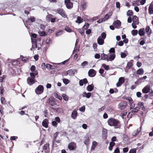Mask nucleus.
Instances as JSON below:
<instances>
[{"label": "nucleus", "mask_w": 153, "mask_h": 153, "mask_svg": "<svg viewBox=\"0 0 153 153\" xmlns=\"http://www.w3.org/2000/svg\"><path fill=\"white\" fill-rule=\"evenodd\" d=\"M6 77V75H3L2 76H1L0 77V82H2Z\"/></svg>", "instance_id": "obj_54"}, {"label": "nucleus", "mask_w": 153, "mask_h": 153, "mask_svg": "<svg viewBox=\"0 0 153 153\" xmlns=\"http://www.w3.org/2000/svg\"><path fill=\"white\" fill-rule=\"evenodd\" d=\"M132 21L136 23L137 25L139 24L138 18L136 16H133L132 17Z\"/></svg>", "instance_id": "obj_24"}, {"label": "nucleus", "mask_w": 153, "mask_h": 153, "mask_svg": "<svg viewBox=\"0 0 153 153\" xmlns=\"http://www.w3.org/2000/svg\"><path fill=\"white\" fill-rule=\"evenodd\" d=\"M85 107L84 106H82L81 108H80L79 109V110L81 111L82 112H83L85 111Z\"/></svg>", "instance_id": "obj_63"}, {"label": "nucleus", "mask_w": 153, "mask_h": 153, "mask_svg": "<svg viewBox=\"0 0 153 153\" xmlns=\"http://www.w3.org/2000/svg\"><path fill=\"white\" fill-rule=\"evenodd\" d=\"M120 150L119 147H117L114 150V152L113 153H120Z\"/></svg>", "instance_id": "obj_52"}, {"label": "nucleus", "mask_w": 153, "mask_h": 153, "mask_svg": "<svg viewBox=\"0 0 153 153\" xmlns=\"http://www.w3.org/2000/svg\"><path fill=\"white\" fill-rule=\"evenodd\" d=\"M108 124L111 126H114L115 128H120L121 126L120 122L114 118L111 117L107 121Z\"/></svg>", "instance_id": "obj_1"}, {"label": "nucleus", "mask_w": 153, "mask_h": 153, "mask_svg": "<svg viewBox=\"0 0 153 153\" xmlns=\"http://www.w3.org/2000/svg\"><path fill=\"white\" fill-rule=\"evenodd\" d=\"M147 78V76H143L142 77L139 78L137 79V81L139 82H143L144 81V80Z\"/></svg>", "instance_id": "obj_34"}, {"label": "nucleus", "mask_w": 153, "mask_h": 153, "mask_svg": "<svg viewBox=\"0 0 153 153\" xmlns=\"http://www.w3.org/2000/svg\"><path fill=\"white\" fill-rule=\"evenodd\" d=\"M58 133L57 132L55 133L53 136V144L52 146L53 147L54 146V143H55L56 140V139L58 136Z\"/></svg>", "instance_id": "obj_20"}, {"label": "nucleus", "mask_w": 153, "mask_h": 153, "mask_svg": "<svg viewBox=\"0 0 153 153\" xmlns=\"http://www.w3.org/2000/svg\"><path fill=\"white\" fill-rule=\"evenodd\" d=\"M140 131H139V129H137L133 132L132 133V135L134 136H135L140 133Z\"/></svg>", "instance_id": "obj_36"}, {"label": "nucleus", "mask_w": 153, "mask_h": 153, "mask_svg": "<svg viewBox=\"0 0 153 153\" xmlns=\"http://www.w3.org/2000/svg\"><path fill=\"white\" fill-rule=\"evenodd\" d=\"M97 43L100 45H102L104 43V39L99 37L97 39Z\"/></svg>", "instance_id": "obj_17"}, {"label": "nucleus", "mask_w": 153, "mask_h": 153, "mask_svg": "<svg viewBox=\"0 0 153 153\" xmlns=\"http://www.w3.org/2000/svg\"><path fill=\"white\" fill-rule=\"evenodd\" d=\"M115 143L114 142H111L109 144V146L108 147V149L109 151H111L113 149V147L115 145Z\"/></svg>", "instance_id": "obj_23"}, {"label": "nucleus", "mask_w": 153, "mask_h": 153, "mask_svg": "<svg viewBox=\"0 0 153 153\" xmlns=\"http://www.w3.org/2000/svg\"><path fill=\"white\" fill-rule=\"evenodd\" d=\"M137 30H133L131 31V34L133 36H136L137 34Z\"/></svg>", "instance_id": "obj_47"}, {"label": "nucleus", "mask_w": 153, "mask_h": 153, "mask_svg": "<svg viewBox=\"0 0 153 153\" xmlns=\"http://www.w3.org/2000/svg\"><path fill=\"white\" fill-rule=\"evenodd\" d=\"M89 27V24L85 22L84 25L83 27V29L85 30H87Z\"/></svg>", "instance_id": "obj_38"}, {"label": "nucleus", "mask_w": 153, "mask_h": 153, "mask_svg": "<svg viewBox=\"0 0 153 153\" xmlns=\"http://www.w3.org/2000/svg\"><path fill=\"white\" fill-rule=\"evenodd\" d=\"M52 66L51 65L47 64H46V67L48 69H52Z\"/></svg>", "instance_id": "obj_57"}, {"label": "nucleus", "mask_w": 153, "mask_h": 153, "mask_svg": "<svg viewBox=\"0 0 153 153\" xmlns=\"http://www.w3.org/2000/svg\"><path fill=\"white\" fill-rule=\"evenodd\" d=\"M115 53H113L110 55L109 56V59L110 61H112L114 59L115 57Z\"/></svg>", "instance_id": "obj_35"}, {"label": "nucleus", "mask_w": 153, "mask_h": 153, "mask_svg": "<svg viewBox=\"0 0 153 153\" xmlns=\"http://www.w3.org/2000/svg\"><path fill=\"white\" fill-rule=\"evenodd\" d=\"M145 33L144 28L140 29L139 30L138 34L141 36L144 35Z\"/></svg>", "instance_id": "obj_31"}, {"label": "nucleus", "mask_w": 153, "mask_h": 153, "mask_svg": "<svg viewBox=\"0 0 153 153\" xmlns=\"http://www.w3.org/2000/svg\"><path fill=\"white\" fill-rule=\"evenodd\" d=\"M107 134V130L105 128H103L102 129V136L103 137H105V139L106 138Z\"/></svg>", "instance_id": "obj_30"}, {"label": "nucleus", "mask_w": 153, "mask_h": 153, "mask_svg": "<svg viewBox=\"0 0 153 153\" xmlns=\"http://www.w3.org/2000/svg\"><path fill=\"white\" fill-rule=\"evenodd\" d=\"M127 112L126 111H124L121 113V116L122 118H124V117L126 115Z\"/></svg>", "instance_id": "obj_48"}, {"label": "nucleus", "mask_w": 153, "mask_h": 153, "mask_svg": "<svg viewBox=\"0 0 153 153\" xmlns=\"http://www.w3.org/2000/svg\"><path fill=\"white\" fill-rule=\"evenodd\" d=\"M94 86L92 84L88 85L87 87V90L89 91H92L94 89Z\"/></svg>", "instance_id": "obj_29"}, {"label": "nucleus", "mask_w": 153, "mask_h": 153, "mask_svg": "<svg viewBox=\"0 0 153 153\" xmlns=\"http://www.w3.org/2000/svg\"><path fill=\"white\" fill-rule=\"evenodd\" d=\"M150 86L147 85L142 90L143 93L146 94L149 93L150 91Z\"/></svg>", "instance_id": "obj_10"}, {"label": "nucleus", "mask_w": 153, "mask_h": 153, "mask_svg": "<svg viewBox=\"0 0 153 153\" xmlns=\"http://www.w3.org/2000/svg\"><path fill=\"white\" fill-rule=\"evenodd\" d=\"M63 31H61L57 33L56 35L57 36H59L61 35L63 33Z\"/></svg>", "instance_id": "obj_59"}, {"label": "nucleus", "mask_w": 153, "mask_h": 153, "mask_svg": "<svg viewBox=\"0 0 153 153\" xmlns=\"http://www.w3.org/2000/svg\"><path fill=\"white\" fill-rule=\"evenodd\" d=\"M113 25L114 26H115L116 27L118 28L120 26L121 22L120 20H117L114 22Z\"/></svg>", "instance_id": "obj_16"}, {"label": "nucleus", "mask_w": 153, "mask_h": 153, "mask_svg": "<svg viewBox=\"0 0 153 153\" xmlns=\"http://www.w3.org/2000/svg\"><path fill=\"white\" fill-rule=\"evenodd\" d=\"M146 31L148 34H150L151 33V30L150 31V29L149 26H148L146 28Z\"/></svg>", "instance_id": "obj_40"}, {"label": "nucleus", "mask_w": 153, "mask_h": 153, "mask_svg": "<svg viewBox=\"0 0 153 153\" xmlns=\"http://www.w3.org/2000/svg\"><path fill=\"white\" fill-rule=\"evenodd\" d=\"M70 72H72V70H70L67 71H64L62 73V75L63 76H66L68 75L69 73H70Z\"/></svg>", "instance_id": "obj_37"}, {"label": "nucleus", "mask_w": 153, "mask_h": 153, "mask_svg": "<svg viewBox=\"0 0 153 153\" xmlns=\"http://www.w3.org/2000/svg\"><path fill=\"white\" fill-rule=\"evenodd\" d=\"M44 89L43 86L40 85L36 89L35 92L37 94H41L43 92Z\"/></svg>", "instance_id": "obj_3"}, {"label": "nucleus", "mask_w": 153, "mask_h": 153, "mask_svg": "<svg viewBox=\"0 0 153 153\" xmlns=\"http://www.w3.org/2000/svg\"><path fill=\"white\" fill-rule=\"evenodd\" d=\"M127 105V102L125 101H123L119 104L118 108L120 110H123L126 108Z\"/></svg>", "instance_id": "obj_4"}, {"label": "nucleus", "mask_w": 153, "mask_h": 153, "mask_svg": "<svg viewBox=\"0 0 153 153\" xmlns=\"http://www.w3.org/2000/svg\"><path fill=\"white\" fill-rule=\"evenodd\" d=\"M68 148L70 150H74L76 148V143L74 142H71L70 143L68 146Z\"/></svg>", "instance_id": "obj_6"}, {"label": "nucleus", "mask_w": 153, "mask_h": 153, "mask_svg": "<svg viewBox=\"0 0 153 153\" xmlns=\"http://www.w3.org/2000/svg\"><path fill=\"white\" fill-rule=\"evenodd\" d=\"M57 12L63 17L65 18L67 17L65 11L62 8L58 9L57 10Z\"/></svg>", "instance_id": "obj_5"}, {"label": "nucleus", "mask_w": 153, "mask_h": 153, "mask_svg": "<svg viewBox=\"0 0 153 153\" xmlns=\"http://www.w3.org/2000/svg\"><path fill=\"white\" fill-rule=\"evenodd\" d=\"M4 90L3 88V86L2 85L0 88V94H3L4 92Z\"/></svg>", "instance_id": "obj_60"}, {"label": "nucleus", "mask_w": 153, "mask_h": 153, "mask_svg": "<svg viewBox=\"0 0 153 153\" xmlns=\"http://www.w3.org/2000/svg\"><path fill=\"white\" fill-rule=\"evenodd\" d=\"M129 104L130 106V108L131 109H133L135 107V104L134 102H133L129 103Z\"/></svg>", "instance_id": "obj_55"}, {"label": "nucleus", "mask_w": 153, "mask_h": 153, "mask_svg": "<svg viewBox=\"0 0 153 153\" xmlns=\"http://www.w3.org/2000/svg\"><path fill=\"white\" fill-rule=\"evenodd\" d=\"M133 62V60H131L128 62L127 64V67L128 69L131 68L133 66L132 62Z\"/></svg>", "instance_id": "obj_25"}, {"label": "nucleus", "mask_w": 153, "mask_h": 153, "mask_svg": "<svg viewBox=\"0 0 153 153\" xmlns=\"http://www.w3.org/2000/svg\"><path fill=\"white\" fill-rule=\"evenodd\" d=\"M125 81V78L124 77H120L119 78L118 81H119L121 84L123 83Z\"/></svg>", "instance_id": "obj_45"}, {"label": "nucleus", "mask_w": 153, "mask_h": 153, "mask_svg": "<svg viewBox=\"0 0 153 153\" xmlns=\"http://www.w3.org/2000/svg\"><path fill=\"white\" fill-rule=\"evenodd\" d=\"M133 14V12L131 10H128L127 13V15L128 16H131Z\"/></svg>", "instance_id": "obj_50"}, {"label": "nucleus", "mask_w": 153, "mask_h": 153, "mask_svg": "<svg viewBox=\"0 0 153 153\" xmlns=\"http://www.w3.org/2000/svg\"><path fill=\"white\" fill-rule=\"evenodd\" d=\"M109 52L110 53H114L115 52V50L114 48H111L109 50Z\"/></svg>", "instance_id": "obj_56"}, {"label": "nucleus", "mask_w": 153, "mask_h": 153, "mask_svg": "<svg viewBox=\"0 0 153 153\" xmlns=\"http://www.w3.org/2000/svg\"><path fill=\"white\" fill-rule=\"evenodd\" d=\"M39 33L40 35L42 36H45L46 35V32L44 31L40 32H39Z\"/></svg>", "instance_id": "obj_53"}, {"label": "nucleus", "mask_w": 153, "mask_h": 153, "mask_svg": "<svg viewBox=\"0 0 153 153\" xmlns=\"http://www.w3.org/2000/svg\"><path fill=\"white\" fill-rule=\"evenodd\" d=\"M62 80L63 83L65 84H67L69 82V80L67 79H63Z\"/></svg>", "instance_id": "obj_46"}, {"label": "nucleus", "mask_w": 153, "mask_h": 153, "mask_svg": "<svg viewBox=\"0 0 153 153\" xmlns=\"http://www.w3.org/2000/svg\"><path fill=\"white\" fill-rule=\"evenodd\" d=\"M96 72L93 69H90L88 72L89 76L91 77L94 76L96 74Z\"/></svg>", "instance_id": "obj_8"}, {"label": "nucleus", "mask_w": 153, "mask_h": 153, "mask_svg": "<svg viewBox=\"0 0 153 153\" xmlns=\"http://www.w3.org/2000/svg\"><path fill=\"white\" fill-rule=\"evenodd\" d=\"M65 30L68 32H71L72 31V30L70 27L67 26L65 27Z\"/></svg>", "instance_id": "obj_44"}, {"label": "nucleus", "mask_w": 153, "mask_h": 153, "mask_svg": "<svg viewBox=\"0 0 153 153\" xmlns=\"http://www.w3.org/2000/svg\"><path fill=\"white\" fill-rule=\"evenodd\" d=\"M144 73V70L142 68H140L137 70L136 71V73L138 75H143Z\"/></svg>", "instance_id": "obj_27"}, {"label": "nucleus", "mask_w": 153, "mask_h": 153, "mask_svg": "<svg viewBox=\"0 0 153 153\" xmlns=\"http://www.w3.org/2000/svg\"><path fill=\"white\" fill-rule=\"evenodd\" d=\"M106 108L105 106H104L101 108H100L98 109V111L99 112H101V111H103Z\"/></svg>", "instance_id": "obj_58"}, {"label": "nucleus", "mask_w": 153, "mask_h": 153, "mask_svg": "<svg viewBox=\"0 0 153 153\" xmlns=\"http://www.w3.org/2000/svg\"><path fill=\"white\" fill-rule=\"evenodd\" d=\"M102 66L104 68L105 70L108 71L110 69V67L108 65H106L105 64H103L102 65Z\"/></svg>", "instance_id": "obj_42"}, {"label": "nucleus", "mask_w": 153, "mask_h": 153, "mask_svg": "<svg viewBox=\"0 0 153 153\" xmlns=\"http://www.w3.org/2000/svg\"><path fill=\"white\" fill-rule=\"evenodd\" d=\"M71 117L74 119H75L77 116V112L76 111H73L71 115Z\"/></svg>", "instance_id": "obj_19"}, {"label": "nucleus", "mask_w": 153, "mask_h": 153, "mask_svg": "<svg viewBox=\"0 0 153 153\" xmlns=\"http://www.w3.org/2000/svg\"><path fill=\"white\" fill-rule=\"evenodd\" d=\"M35 79H33L29 77L27 79V82L29 85H31L35 83Z\"/></svg>", "instance_id": "obj_9"}, {"label": "nucleus", "mask_w": 153, "mask_h": 153, "mask_svg": "<svg viewBox=\"0 0 153 153\" xmlns=\"http://www.w3.org/2000/svg\"><path fill=\"white\" fill-rule=\"evenodd\" d=\"M65 3L68 9H71L72 7L73 4L71 1L70 0H65Z\"/></svg>", "instance_id": "obj_7"}, {"label": "nucleus", "mask_w": 153, "mask_h": 153, "mask_svg": "<svg viewBox=\"0 0 153 153\" xmlns=\"http://www.w3.org/2000/svg\"><path fill=\"white\" fill-rule=\"evenodd\" d=\"M83 21V19L79 16H78L77 17V19L75 21L76 23L78 24H80Z\"/></svg>", "instance_id": "obj_21"}, {"label": "nucleus", "mask_w": 153, "mask_h": 153, "mask_svg": "<svg viewBox=\"0 0 153 153\" xmlns=\"http://www.w3.org/2000/svg\"><path fill=\"white\" fill-rule=\"evenodd\" d=\"M88 62L87 61H85L83 62L81 64L82 66H86V65H88Z\"/></svg>", "instance_id": "obj_61"}, {"label": "nucleus", "mask_w": 153, "mask_h": 153, "mask_svg": "<svg viewBox=\"0 0 153 153\" xmlns=\"http://www.w3.org/2000/svg\"><path fill=\"white\" fill-rule=\"evenodd\" d=\"M90 140L89 137H85L84 143L86 145H88L89 143Z\"/></svg>", "instance_id": "obj_28"}, {"label": "nucleus", "mask_w": 153, "mask_h": 153, "mask_svg": "<svg viewBox=\"0 0 153 153\" xmlns=\"http://www.w3.org/2000/svg\"><path fill=\"white\" fill-rule=\"evenodd\" d=\"M149 13L150 14H153V5H150L149 8Z\"/></svg>", "instance_id": "obj_33"}, {"label": "nucleus", "mask_w": 153, "mask_h": 153, "mask_svg": "<svg viewBox=\"0 0 153 153\" xmlns=\"http://www.w3.org/2000/svg\"><path fill=\"white\" fill-rule=\"evenodd\" d=\"M101 59L103 60H106L108 61L109 60L108 58V56L107 55L105 54L104 53L101 54Z\"/></svg>", "instance_id": "obj_15"}, {"label": "nucleus", "mask_w": 153, "mask_h": 153, "mask_svg": "<svg viewBox=\"0 0 153 153\" xmlns=\"http://www.w3.org/2000/svg\"><path fill=\"white\" fill-rule=\"evenodd\" d=\"M53 15L51 14H48L46 17V19L48 21H50Z\"/></svg>", "instance_id": "obj_43"}, {"label": "nucleus", "mask_w": 153, "mask_h": 153, "mask_svg": "<svg viewBox=\"0 0 153 153\" xmlns=\"http://www.w3.org/2000/svg\"><path fill=\"white\" fill-rule=\"evenodd\" d=\"M35 20V18L34 16H31L26 21V22L27 24V25H30L29 24V21H30L31 22H34Z\"/></svg>", "instance_id": "obj_12"}, {"label": "nucleus", "mask_w": 153, "mask_h": 153, "mask_svg": "<svg viewBox=\"0 0 153 153\" xmlns=\"http://www.w3.org/2000/svg\"><path fill=\"white\" fill-rule=\"evenodd\" d=\"M30 70L32 72H35L36 71V67L34 65H32L31 66Z\"/></svg>", "instance_id": "obj_51"}, {"label": "nucleus", "mask_w": 153, "mask_h": 153, "mask_svg": "<svg viewBox=\"0 0 153 153\" xmlns=\"http://www.w3.org/2000/svg\"><path fill=\"white\" fill-rule=\"evenodd\" d=\"M81 8L82 10H85L86 8V4L85 2H83L81 5Z\"/></svg>", "instance_id": "obj_41"}, {"label": "nucleus", "mask_w": 153, "mask_h": 153, "mask_svg": "<svg viewBox=\"0 0 153 153\" xmlns=\"http://www.w3.org/2000/svg\"><path fill=\"white\" fill-rule=\"evenodd\" d=\"M49 122L47 119H44L42 123V126L45 128L48 127Z\"/></svg>", "instance_id": "obj_11"}, {"label": "nucleus", "mask_w": 153, "mask_h": 153, "mask_svg": "<svg viewBox=\"0 0 153 153\" xmlns=\"http://www.w3.org/2000/svg\"><path fill=\"white\" fill-rule=\"evenodd\" d=\"M88 81L86 78H84L83 79L80 80L79 82V85L82 86L83 85V84H85L88 83Z\"/></svg>", "instance_id": "obj_13"}, {"label": "nucleus", "mask_w": 153, "mask_h": 153, "mask_svg": "<svg viewBox=\"0 0 153 153\" xmlns=\"http://www.w3.org/2000/svg\"><path fill=\"white\" fill-rule=\"evenodd\" d=\"M111 15L112 13H109L106 14L105 15L103 19H102L103 20V21L105 22L108 19H109L110 18Z\"/></svg>", "instance_id": "obj_14"}, {"label": "nucleus", "mask_w": 153, "mask_h": 153, "mask_svg": "<svg viewBox=\"0 0 153 153\" xmlns=\"http://www.w3.org/2000/svg\"><path fill=\"white\" fill-rule=\"evenodd\" d=\"M140 109V108L139 107H136L135 108L132 110L131 112H130L129 113V114L130 113H131L132 114H134L135 113H137Z\"/></svg>", "instance_id": "obj_18"}, {"label": "nucleus", "mask_w": 153, "mask_h": 153, "mask_svg": "<svg viewBox=\"0 0 153 153\" xmlns=\"http://www.w3.org/2000/svg\"><path fill=\"white\" fill-rule=\"evenodd\" d=\"M62 96L64 100L65 101H67L68 100V96L65 94H63L62 95Z\"/></svg>", "instance_id": "obj_39"}, {"label": "nucleus", "mask_w": 153, "mask_h": 153, "mask_svg": "<svg viewBox=\"0 0 153 153\" xmlns=\"http://www.w3.org/2000/svg\"><path fill=\"white\" fill-rule=\"evenodd\" d=\"M136 149H131L130 150L129 152L130 153H136Z\"/></svg>", "instance_id": "obj_62"}, {"label": "nucleus", "mask_w": 153, "mask_h": 153, "mask_svg": "<svg viewBox=\"0 0 153 153\" xmlns=\"http://www.w3.org/2000/svg\"><path fill=\"white\" fill-rule=\"evenodd\" d=\"M47 103L48 104L52 107L56 105L57 104V103L55 101V99L53 97H51L49 98Z\"/></svg>", "instance_id": "obj_2"}, {"label": "nucleus", "mask_w": 153, "mask_h": 153, "mask_svg": "<svg viewBox=\"0 0 153 153\" xmlns=\"http://www.w3.org/2000/svg\"><path fill=\"white\" fill-rule=\"evenodd\" d=\"M38 74V72L37 71H35L34 73L33 72H30V76H31L30 78H32L33 79H35V76L37 75Z\"/></svg>", "instance_id": "obj_26"}, {"label": "nucleus", "mask_w": 153, "mask_h": 153, "mask_svg": "<svg viewBox=\"0 0 153 153\" xmlns=\"http://www.w3.org/2000/svg\"><path fill=\"white\" fill-rule=\"evenodd\" d=\"M128 150V147L124 148L123 149V151L124 153L127 152Z\"/></svg>", "instance_id": "obj_64"}, {"label": "nucleus", "mask_w": 153, "mask_h": 153, "mask_svg": "<svg viewBox=\"0 0 153 153\" xmlns=\"http://www.w3.org/2000/svg\"><path fill=\"white\" fill-rule=\"evenodd\" d=\"M106 34L105 32H102L101 34V38L104 39L106 37Z\"/></svg>", "instance_id": "obj_49"}, {"label": "nucleus", "mask_w": 153, "mask_h": 153, "mask_svg": "<svg viewBox=\"0 0 153 153\" xmlns=\"http://www.w3.org/2000/svg\"><path fill=\"white\" fill-rule=\"evenodd\" d=\"M91 93L88 92L86 93V92H84L82 94V96L83 97H86V98H88L91 97Z\"/></svg>", "instance_id": "obj_22"}, {"label": "nucleus", "mask_w": 153, "mask_h": 153, "mask_svg": "<svg viewBox=\"0 0 153 153\" xmlns=\"http://www.w3.org/2000/svg\"><path fill=\"white\" fill-rule=\"evenodd\" d=\"M49 144L47 143L43 146V149L44 150L49 151Z\"/></svg>", "instance_id": "obj_32"}]
</instances>
